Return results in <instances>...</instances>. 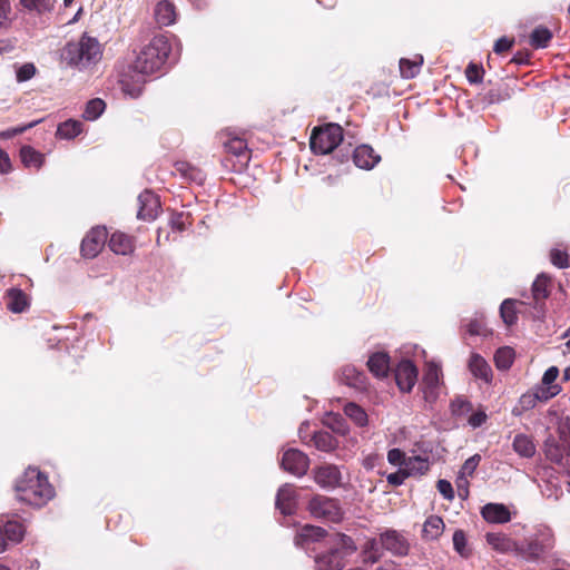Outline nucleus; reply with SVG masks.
<instances>
[{"instance_id":"63","label":"nucleus","mask_w":570,"mask_h":570,"mask_svg":"<svg viewBox=\"0 0 570 570\" xmlns=\"http://www.w3.org/2000/svg\"><path fill=\"white\" fill-rule=\"evenodd\" d=\"M170 224L174 229H177L178 232H181L185 229V224L183 222V216L177 215L176 217H173L170 220Z\"/></svg>"},{"instance_id":"27","label":"nucleus","mask_w":570,"mask_h":570,"mask_svg":"<svg viewBox=\"0 0 570 570\" xmlns=\"http://www.w3.org/2000/svg\"><path fill=\"white\" fill-rule=\"evenodd\" d=\"M512 448L521 458H532L535 454V444L530 435L518 433L513 438Z\"/></svg>"},{"instance_id":"16","label":"nucleus","mask_w":570,"mask_h":570,"mask_svg":"<svg viewBox=\"0 0 570 570\" xmlns=\"http://www.w3.org/2000/svg\"><path fill=\"white\" fill-rule=\"evenodd\" d=\"M139 209L137 217L144 220H153L160 209V202L156 194L145 190L138 196Z\"/></svg>"},{"instance_id":"18","label":"nucleus","mask_w":570,"mask_h":570,"mask_svg":"<svg viewBox=\"0 0 570 570\" xmlns=\"http://www.w3.org/2000/svg\"><path fill=\"white\" fill-rule=\"evenodd\" d=\"M468 367L475 379L483 381L489 384L492 382L493 372L489 363L478 353H472Z\"/></svg>"},{"instance_id":"15","label":"nucleus","mask_w":570,"mask_h":570,"mask_svg":"<svg viewBox=\"0 0 570 570\" xmlns=\"http://www.w3.org/2000/svg\"><path fill=\"white\" fill-rule=\"evenodd\" d=\"M395 381L402 392H410L417 381V368L409 360L401 361L395 368Z\"/></svg>"},{"instance_id":"13","label":"nucleus","mask_w":570,"mask_h":570,"mask_svg":"<svg viewBox=\"0 0 570 570\" xmlns=\"http://www.w3.org/2000/svg\"><path fill=\"white\" fill-rule=\"evenodd\" d=\"M107 240V230L105 227L92 228L81 243V253L87 258L96 257Z\"/></svg>"},{"instance_id":"53","label":"nucleus","mask_w":570,"mask_h":570,"mask_svg":"<svg viewBox=\"0 0 570 570\" xmlns=\"http://www.w3.org/2000/svg\"><path fill=\"white\" fill-rule=\"evenodd\" d=\"M480 461L481 456L479 454L470 456L462 465L460 474L462 476H471L474 473L475 469L478 468Z\"/></svg>"},{"instance_id":"32","label":"nucleus","mask_w":570,"mask_h":570,"mask_svg":"<svg viewBox=\"0 0 570 570\" xmlns=\"http://www.w3.org/2000/svg\"><path fill=\"white\" fill-rule=\"evenodd\" d=\"M429 469V460L420 455L407 458L404 466L407 476L423 475Z\"/></svg>"},{"instance_id":"48","label":"nucleus","mask_w":570,"mask_h":570,"mask_svg":"<svg viewBox=\"0 0 570 570\" xmlns=\"http://www.w3.org/2000/svg\"><path fill=\"white\" fill-rule=\"evenodd\" d=\"M37 73V68L32 62H26L16 67V79L18 82H26L32 79Z\"/></svg>"},{"instance_id":"23","label":"nucleus","mask_w":570,"mask_h":570,"mask_svg":"<svg viewBox=\"0 0 570 570\" xmlns=\"http://www.w3.org/2000/svg\"><path fill=\"white\" fill-rule=\"evenodd\" d=\"M6 305L10 312L19 314L29 307V299L22 289L10 288L6 293Z\"/></svg>"},{"instance_id":"21","label":"nucleus","mask_w":570,"mask_h":570,"mask_svg":"<svg viewBox=\"0 0 570 570\" xmlns=\"http://www.w3.org/2000/svg\"><path fill=\"white\" fill-rule=\"evenodd\" d=\"M487 542L497 551L503 553H515L519 556L520 543L502 533H488Z\"/></svg>"},{"instance_id":"36","label":"nucleus","mask_w":570,"mask_h":570,"mask_svg":"<svg viewBox=\"0 0 570 570\" xmlns=\"http://www.w3.org/2000/svg\"><path fill=\"white\" fill-rule=\"evenodd\" d=\"M552 39V32L542 26L534 28L530 35V45L533 48H547Z\"/></svg>"},{"instance_id":"12","label":"nucleus","mask_w":570,"mask_h":570,"mask_svg":"<svg viewBox=\"0 0 570 570\" xmlns=\"http://www.w3.org/2000/svg\"><path fill=\"white\" fill-rule=\"evenodd\" d=\"M309 466V459L305 453L296 449H288L282 456V468L296 475H304Z\"/></svg>"},{"instance_id":"51","label":"nucleus","mask_w":570,"mask_h":570,"mask_svg":"<svg viewBox=\"0 0 570 570\" xmlns=\"http://www.w3.org/2000/svg\"><path fill=\"white\" fill-rule=\"evenodd\" d=\"M484 70L482 67L475 65V63H469L465 70L466 79L471 83H480L482 82Z\"/></svg>"},{"instance_id":"37","label":"nucleus","mask_w":570,"mask_h":570,"mask_svg":"<svg viewBox=\"0 0 570 570\" xmlns=\"http://www.w3.org/2000/svg\"><path fill=\"white\" fill-rule=\"evenodd\" d=\"M549 283L550 277H548L546 274H540L537 276L532 284V296L534 301H543L549 296Z\"/></svg>"},{"instance_id":"17","label":"nucleus","mask_w":570,"mask_h":570,"mask_svg":"<svg viewBox=\"0 0 570 570\" xmlns=\"http://www.w3.org/2000/svg\"><path fill=\"white\" fill-rule=\"evenodd\" d=\"M340 381L357 391H365L367 386L366 375L354 365H345L342 367Z\"/></svg>"},{"instance_id":"28","label":"nucleus","mask_w":570,"mask_h":570,"mask_svg":"<svg viewBox=\"0 0 570 570\" xmlns=\"http://www.w3.org/2000/svg\"><path fill=\"white\" fill-rule=\"evenodd\" d=\"M155 19L161 27L173 24L176 21L174 4L167 0L159 1L155 8Z\"/></svg>"},{"instance_id":"55","label":"nucleus","mask_w":570,"mask_h":570,"mask_svg":"<svg viewBox=\"0 0 570 570\" xmlns=\"http://www.w3.org/2000/svg\"><path fill=\"white\" fill-rule=\"evenodd\" d=\"M438 491L443 495L446 500H453L454 490L452 484L446 480H439L436 483Z\"/></svg>"},{"instance_id":"44","label":"nucleus","mask_w":570,"mask_h":570,"mask_svg":"<svg viewBox=\"0 0 570 570\" xmlns=\"http://www.w3.org/2000/svg\"><path fill=\"white\" fill-rule=\"evenodd\" d=\"M105 101L96 98L87 102L85 111H83V118L87 120H96L105 110Z\"/></svg>"},{"instance_id":"30","label":"nucleus","mask_w":570,"mask_h":570,"mask_svg":"<svg viewBox=\"0 0 570 570\" xmlns=\"http://www.w3.org/2000/svg\"><path fill=\"white\" fill-rule=\"evenodd\" d=\"M311 441L317 450L323 452L334 451L338 445L337 440L326 431L314 432Z\"/></svg>"},{"instance_id":"4","label":"nucleus","mask_w":570,"mask_h":570,"mask_svg":"<svg viewBox=\"0 0 570 570\" xmlns=\"http://www.w3.org/2000/svg\"><path fill=\"white\" fill-rule=\"evenodd\" d=\"M544 454L547 459L558 464H563L570 458V423L560 422L556 434H550L544 441Z\"/></svg>"},{"instance_id":"47","label":"nucleus","mask_w":570,"mask_h":570,"mask_svg":"<svg viewBox=\"0 0 570 570\" xmlns=\"http://www.w3.org/2000/svg\"><path fill=\"white\" fill-rule=\"evenodd\" d=\"M453 547L454 550L463 558H468L470 556V549L468 547L466 537L463 530H456L453 533Z\"/></svg>"},{"instance_id":"10","label":"nucleus","mask_w":570,"mask_h":570,"mask_svg":"<svg viewBox=\"0 0 570 570\" xmlns=\"http://www.w3.org/2000/svg\"><path fill=\"white\" fill-rule=\"evenodd\" d=\"M314 481L325 490H333L342 484L343 474L338 465L322 464L313 471Z\"/></svg>"},{"instance_id":"8","label":"nucleus","mask_w":570,"mask_h":570,"mask_svg":"<svg viewBox=\"0 0 570 570\" xmlns=\"http://www.w3.org/2000/svg\"><path fill=\"white\" fill-rule=\"evenodd\" d=\"M442 368L435 362H428L422 379V392L424 400L433 403L440 396L442 390Z\"/></svg>"},{"instance_id":"20","label":"nucleus","mask_w":570,"mask_h":570,"mask_svg":"<svg viewBox=\"0 0 570 570\" xmlns=\"http://www.w3.org/2000/svg\"><path fill=\"white\" fill-rule=\"evenodd\" d=\"M380 159V155H377L368 145H361L356 147L353 154L354 164L362 169H372Z\"/></svg>"},{"instance_id":"56","label":"nucleus","mask_w":570,"mask_h":570,"mask_svg":"<svg viewBox=\"0 0 570 570\" xmlns=\"http://www.w3.org/2000/svg\"><path fill=\"white\" fill-rule=\"evenodd\" d=\"M39 121L40 120H36V121H32V122H30V124H28L26 126L8 129L6 131L0 132V137L1 138H11V137H13L16 135L24 132L27 129H30V128L35 127L37 124H39Z\"/></svg>"},{"instance_id":"54","label":"nucleus","mask_w":570,"mask_h":570,"mask_svg":"<svg viewBox=\"0 0 570 570\" xmlns=\"http://www.w3.org/2000/svg\"><path fill=\"white\" fill-rule=\"evenodd\" d=\"M470 409H471V404L462 397H456L451 403V410H452L453 414L461 415V414L469 412Z\"/></svg>"},{"instance_id":"42","label":"nucleus","mask_w":570,"mask_h":570,"mask_svg":"<svg viewBox=\"0 0 570 570\" xmlns=\"http://www.w3.org/2000/svg\"><path fill=\"white\" fill-rule=\"evenodd\" d=\"M500 315L504 324L513 325L517 323L518 316L515 311V301L507 298L500 306Z\"/></svg>"},{"instance_id":"45","label":"nucleus","mask_w":570,"mask_h":570,"mask_svg":"<svg viewBox=\"0 0 570 570\" xmlns=\"http://www.w3.org/2000/svg\"><path fill=\"white\" fill-rule=\"evenodd\" d=\"M559 376V368L557 366H550L543 374L541 383V386H537L539 391H546L550 387H556L558 390V394L561 391V387L556 384V380Z\"/></svg>"},{"instance_id":"34","label":"nucleus","mask_w":570,"mask_h":570,"mask_svg":"<svg viewBox=\"0 0 570 570\" xmlns=\"http://www.w3.org/2000/svg\"><path fill=\"white\" fill-rule=\"evenodd\" d=\"M82 131V122L80 120L68 119L61 122L57 128V136L61 139H72Z\"/></svg>"},{"instance_id":"2","label":"nucleus","mask_w":570,"mask_h":570,"mask_svg":"<svg viewBox=\"0 0 570 570\" xmlns=\"http://www.w3.org/2000/svg\"><path fill=\"white\" fill-rule=\"evenodd\" d=\"M101 55V46L98 40L82 35L78 41L68 42L61 49L60 57L67 66L83 70L96 65Z\"/></svg>"},{"instance_id":"49","label":"nucleus","mask_w":570,"mask_h":570,"mask_svg":"<svg viewBox=\"0 0 570 570\" xmlns=\"http://www.w3.org/2000/svg\"><path fill=\"white\" fill-rule=\"evenodd\" d=\"M20 3L24 9L38 13H43L51 9L50 0H20Z\"/></svg>"},{"instance_id":"6","label":"nucleus","mask_w":570,"mask_h":570,"mask_svg":"<svg viewBox=\"0 0 570 570\" xmlns=\"http://www.w3.org/2000/svg\"><path fill=\"white\" fill-rule=\"evenodd\" d=\"M554 547L553 533L550 529L538 531L525 542L519 546V556L528 561H538L549 553Z\"/></svg>"},{"instance_id":"64","label":"nucleus","mask_w":570,"mask_h":570,"mask_svg":"<svg viewBox=\"0 0 570 570\" xmlns=\"http://www.w3.org/2000/svg\"><path fill=\"white\" fill-rule=\"evenodd\" d=\"M468 332L471 335H480L482 333L481 331V324L478 322H470L468 325Z\"/></svg>"},{"instance_id":"57","label":"nucleus","mask_w":570,"mask_h":570,"mask_svg":"<svg viewBox=\"0 0 570 570\" xmlns=\"http://www.w3.org/2000/svg\"><path fill=\"white\" fill-rule=\"evenodd\" d=\"M409 478L404 468H402L399 472L390 473L386 476L387 482L393 487H400L404 483L405 479Z\"/></svg>"},{"instance_id":"22","label":"nucleus","mask_w":570,"mask_h":570,"mask_svg":"<svg viewBox=\"0 0 570 570\" xmlns=\"http://www.w3.org/2000/svg\"><path fill=\"white\" fill-rule=\"evenodd\" d=\"M484 520L491 523H505L511 519L509 509L501 503H488L481 511Z\"/></svg>"},{"instance_id":"59","label":"nucleus","mask_w":570,"mask_h":570,"mask_svg":"<svg viewBox=\"0 0 570 570\" xmlns=\"http://www.w3.org/2000/svg\"><path fill=\"white\" fill-rule=\"evenodd\" d=\"M11 11L9 0H0V26L7 24Z\"/></svg>"},{"instance_id":"62","label":"nucleus","mask_w":570,"mask_h":570,"mask_svg":"<svg viewBox=\"0 0 570 570\" xmlns=\"http://www.w3.org/2000/svg\"><path fill=\"white\" fill-rule=\"evenodd\" d=\"M380 557L381 556H380L379 551H375V552L364 551V562L365 563L374 564L375 562L379 561Z\"/></svg>"},{"instance_id":"25","label":"nucleus","mask_w":570,"mask_h":570,"mask_svg":"<svg viewBox=\"0 0 570 570\" xmlns=\"http://www.w3.org/2000/svg\"><path fill=\"white\" fill-rule=\"evenodd\" d=\"M315 563L316 570H341L344 567L338 549H332L328 553L318 556Z\"/></svg>"},{"instance_id":"9","label":"nucleus","mask_w":570,"mask_h":570,"mask_svg":"<svg viewBox=\"0 0 570 570\" xmlns=\"http://www.w3.org/2000/svg\"><path fill=\"white\" fill-rule=\"evenodd\" d=\"M556 395H558L556 387H550L546 391H539L535 387L533 391L525 392L519 397L511 413L513 416L520 417L524 412L534 409L539 402H547Z\"/></svg>"},{"instance_id":"60","label":"nucleus","mask_w":570,"mask_h":570,"mask_svg":"<svg viewBox=\"0 0 570 570\" xmlns=\"http://www.w3.org/2000/svg\"><path fill=\"white\" fill-rule=\"evenodd\" d=\"M11 169V161L9 155L0 149V174H7Z\"/></svg>"},{"instance_id":"58","label":"nucleus","mask_w":570,"mask_h":570,"mask_svg":"<svg viewBox=\"0 0 570 570\" xmlns=\"http://www.w3.org/2000/svg\"><path fill=\"white\" fill-rule=\"evenodd\" d=\"M514 41L513 39H509L507 37L499 38L493 47V51L495 53H502L504 51H508L513 46Z\"/></svg>"},{"instance_id":"31","label":"nucleus","mask_w":570,"mask_h":570,"mask_svg":"<svg viewBox=\"0 0 570 570\" xmlns=\"http://www.w3.org/2000/svg\"><path fill=\"white\" fill-rule=\"evenodd\" d=\"M423 57L415 55L413 59L402 58L400 60V73L405 79H412L420 73Z\"/></svg>"},{"instance_id":"7","label":"nucleus","mask_w":570,"mask_h":570,"mask_svg":"<svg viewBox=\"0 0 570 570\" xmlns=\"http://www.w3.org/2000/svg\"><path fill=\"white\" fill-rule=\"evenodd\" d=\"M309 513L316 518L328 522H340L343 518V511L337 500L324 495H315L311 499L307 507Z\"/></svg>"},{"instance_id":"39","label":"nucleus","mask_w":570,"mask_h":570,"mask_svg":"<svg viewBox=\"0 0 570 570\" xmlns=\"http://www.w3.org/2000/svg\"><path fill=\"white\" fill-rule=\"evenodd\" d=\"M324 535L325 530L323 528L307 524L301 529L296 538V543L299 544L306 541H317Z\"/></svg>"},{"instance_id":"33","label":"nucleus","mask_w":570,"mask_h":570,"mask_svg":"<svg viewBox=\"0 0 570 570\" xmlns=\"http://www.w3.org/2000/svg\"><path fill=\"white\" fill-rule=\"evenodd\" d=\"M223 145L228 153L245 159L249 158L247 142L243 138L228 136L227 139L223 141Z\"/></svg>"},{"instance_id":"3","label":"nucleus","mask_w":570,"mask_h":570,"mask_svg":"<svg viewBox=\"0 0 570 570\" xmlns=\"http://www.w3.org/2000/svg\"><path fill=\"white\" fill-rule=\"evenodd\" d=\"M171 46L163 36H155L144 46L132 62V70L140 76L151 75L161 69L170 53Z\"/></svg>"},{"instance_id":"1","label":"nucleus","mask_w":570,"mask_h":570,"mask_svg":"<svg viewBox=\"0 0 570 570\" xmlns=\"http://www.w3.org/2000/svg\"><path fill=\"white\" fill-rule=\"evenodd\" d=\"M16 494L20 502L41 508L55 497V489L47 475L36 468H28L16 482Z\"/></svg>"},{"instance_id":"50","label":"nucleus","mask_w":570,"mask_h":570,"mask_svg":"<svg viewBox=\"0 0 570 570\" xmlns=\"http://www.w3.org/2000/svg\"><path fill=\"white\" fill-rule=\"evenodd\" d=\"M551 263L558 268H567L569 266V257L567 252L553 248L550 253Z\"/></svg>"},{"instance_id":"26","label":"nucleus","mask_w":570,"mask_h":570,"mask_svg":"<svg viewBox=\"0 0 570 570\" xmlns=\"http://www.w3.org/2000/svg\"><path fill=\"white\" fill-rule=\"evenodd\" d=\"M444 522L439 515H430L423 523L422 538L426 541H433L441 537L444 531Z\"/></svg>"},{"instance_id":"5","label":"nucleus","mask_w":570,"mask_h":570,"mask_svg":"<svg viewBox=\"0 0 570 570\" xmlns=\"http://www.w3.org/2000/svg\"><path fill=\"white\" fill-rule=\"evenodd\" d=\"M343 140V129L337 124L315 128L311 135L309 146L314 154H331Z\"/></svg>"},{"instance_id":"52","label":"nucleus","mask_w":570,"mask_h":570,"mask_svg":"<svg viewBox=\"0 0 570 570\" xmlns=\"http://www.w3.org/2000/svg\"><path fill=\"white\" fill-rule=\"evenodd\" d=\"M406 459L407 458H405L404 452L401 451L400 449H396V448L391 449L387 452L389 463H391L392 465H395V466H400L401 469L405 466Z\"/></svg>"},{"instance_id":"61","label":"nucleus","mask_w":570,"mask_h":570,"mask_svg":"<svg viewBox=\"0 0 570 570\" xmlns=\"http://www.w3.org/2000/svg\"><path fill=\"white\" fill-rule=\"evenodd\" d=\"M487 421V414L484 412H476L469 419V424L473 428L481 426Z\"/></svg>"},{"instance_id":"11","label":"nucleus","mask_w":570,"mask_h":570,"mask_svg":"<svg viewBox=\"0 0 570 570\" xmlns=\"http://www.w3.org/2000/svg\"><path fill=\"white\" fill-rule=\"evenodd\" d=\"M24 537V527L17 520L0 517V552H3L9 543H19Z\"/></svg>"},{"instance_id":"40","label":"nucleus","mask_w":570,"mask_h":570,"mask_svg":"<svg viewBox=\"0 0 570 570\" xmlns=\"http://www.w3.org/2000/svg\"><path fill=\"white\" fill-rule=\"evenodd\" d=\"M333 543V549L340 550L343 561L346 556L352 554L356 550L353 540L343 533H335Z\"/></svg>"},{"instance_id":"43","label":"nucleus","mask_w":570,"mask_h":570,"mask_svg":"<svg viewBox=\"0 0 570 570\" xmlns=\"http://www.w3.org/2000/svg\"><path fill=\"white\" fill-rule=\"evenodd\" d=\"M144 80L139 77L132 82L129 81L127 76L120 79L122 92L130 98H138L142 90Z\"/></svg>"},{"instance_id":"14","label":"nucleus","mask_w":570,"mask_h":570,"mask_svg":"<svg viewBox=\"0 0 570 570\" xmlns=\"http://www.w3.org/2000/svg\"><path fill=\"white\" fill-rule=\"evenodd\" d=\"M381 544L394 556L404 557L409 553L410 543L406 538L396 530H386L380 535Z\"/></svg>"},{"instance_id":"38","label":"nucleus","mask_w":570,"mask_h":570,"mask_svg":"<svg viewBox=\"0 0 570 570\" xmlns=\"http://www.w3.org/2000/svg\"><path fill=\"white\" fill-rule=\"evenodd\" d=\"M514 360V351L509 346L500 347L494 354V363L498 370H509Z\"/></svg>"},{"instance_id":"46","label":"nucleus","mask_w":570,"mask_h":570,"mask_svg":"<svg viewBox=\"0 0 570 570\" xmlns=\"http://www.w3.org/2000/svg\"><path fill=\"white\" fill-rule=\"evenodd\" d=\"M325 423L337 434L345 435L348 433V425L345 419L340 414H330Z\"/></svg>"},{"instance_id":"24","label":"nucleus","mask_w":570,"mask_h":570,"mask_svg":"<svg viewBox=\"0 0 570 570\" xmlns=\"http://www.w3.org/2000/svg\"><path fill=\"white\" fill-rule=\"evenodd\" d=\"M367 366L374 376L383 379L390 371V357L384 352H376L370 356Z\"/></svg>"},{"instance_id":"35","label":"nucleus","mask_w":570,"mask_h":570,"mask_svg":"<svg viewBox=\"0 0 570 570\" xmlns=\"http://www.w3.org/2000/svg\"><path fill=\"white\" fill-rule=\"evenodd\" d=\"M20 158L26 167L40 168L43 164V155L30 146L20 149Z\"/></svg>"},{"instance_id":"19","label":"nucleus","mask_w":570,"mask_h":570,"mask_svg":"<svg viewBox=\"0 0 570 570\" xmlns=\"http://www.w3.org/2000/svg\"><path fill=\"white\" fill-rule=\"evenodd\" d=\"M275 504L285 515L294 513L296 508V493L293 485L286 483L278 489Z\"/></svg>"},{"instance_id":"29","label":"nucleus","mask_w":570,"mask_h":570,"mask_svg":"<svg viewBox=\"0 0 570 570\" xmlns=\"http://www.w3.org/2000/svg\"><path fill=\"white\" fill-rule=\"evenodd\" d=\"M108 245L115 254L119 255H128L134 250L131 237L120 232H116L111 235Z\"/></svg>"},{"instance_id":"41","label":"nucleus","mask_w":570,"mask_h":570,"mask_svg":"<svg viewBox=\"0 0 570 570\" xmlns=\"http://www.w3.org/2000/svg\"><path fill=\"white\" fill-rule=\"evenodd\" d=\"M344 414L358 426H365L367 424L366 412L355 403H347L344 406Z\"/></svg>"}]
</instances>
